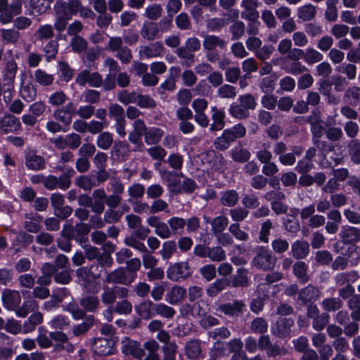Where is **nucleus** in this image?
I'll return each mask as SVG.
<instances>
[{"instance_id": "nucleus-1", "label": "nucleus", "mask_w": 360, "mask_h": 360, "mask_svg": "<svg viewBox=\"0 0 360 360\" xmlns=\"http://www.w3.org/2000/svg\"><path fill=\"white\" fill-rule=\"evenodd\" d=\"M18 71V65L11 56L6 60L5 68L2 72V85L4 92L9 94L14 90V82Z\"/></svg>"}, {"instance_id": "nucleus-2", "label": "nucleus", "mask_w": 360, "mask_h": 360, "mask_svg": "<svg viewBox=\"0 0 360 360\" xmlns=\"http://www.w3.org/2000/svg\"><path fill=\"white\" fill-rule=\"evenodd\" d=\"M191 275V268L187 262L175 263L167 270V278L173 281L185 279Z\"/></svg>"}, {"instance_id": "nucleus-3", "label": "nucleus", "mask_w": 360, "mask_h": 360, "mask_svg": "<svg viewBox=\"0 0 360 360\" xmlns=\"http://www.w3.org/2000/svg\"><path fill=\"white\" fill-rule=\"evenodd\" d=\"M101 267L98 265H92L91 268L82 267L76 271V275L81 285L86 288L91 279L98 278L101 275Z\"/></svg>"}, {"instance_id": "nucleus-4", "label": "nucleus", "mask_w": 360, "mask_h": 360, "mask_svg": "<svg viewBox=\"0 0 360 360\" xmlns=\"http://www.w3.org/2000/svg\"><path fill=\"white\" fill-rule=\"evenodd\" d=\"M75 82L80 86L89 84L92 87H99L103 84V79L98 72H91L87 70H84L78 74Z\"/></svg>"}, {"instance_id": "nucleus-5", "label": "nucleus", "mask_w": 360, "mask_h": 360, "mask_svg": "<svg viewBox=\"0 0 360 360\" xmlns=\"http://www.w3.org/2000/svg\"><path fill=\"white\" fill-rule=\"evenodd\" d=\"M115 342L111 338H98L94 340L92 344L94 352L101 356H106L113 353Z\"/></svg>"}, {"instance_id": "nucleus-6", "label": "nucleus", "mask_w": 360, "mask_h": 360, "mask_svg": "<svg viewBox=\"0 0 360 360\" xmlns=\"http://www.w3.org/2000/svg\"><path fill=\"white\" fill-rule=\"evenodd\" d=\"M121 350L125 355H131L139 359L144 356V351L141 348L139 342L127 337L121 341Z\"/></svg>"}, {"instance_id": "nucleus-7", "label": "nucleus", "mask_w": 360, "mask_h": 360, "mask_svg": "<svg viewBox=\"0 0 360 360\" xmlns=\"http://www.w3.org/2000/svg\"><path fill=\"white\" fill-rule=\"evenodd\" d=\"M104 65L108 68L109 73L103 81V88L105 90H110L115 86L116 74L120 71V67L117 61L111 58H107Z\"/></svg>"}, {"instance_id": "nucleus-8", "label": "nucleus", "mask_w": 360, "mask_h": 360, "mask_svg": "<svg viewBox=\"0 0 360 360\" xmlns=\"http://www.w3.org/2000/svg\"><path fill=\"white\" fill-rule=\"evenodd\" d=\"M1 301L5 308L15 311L21 302V297L17 290L5 289L1 292Z\"/></svg>"}, {"instance_id": "nucleus-9", "label": "nucleus", "mask_w": 360, "mask_h": 360, "mask_svg": "<svg viewBox=\"0 0 360 360\" xmlns=\"http://www.w3.org/2000/svg\"><path fill=\"white\" fill-rule=\"evenodd\" d=\"M252 264L258 269L268 270L274 266V261L269 250L261 249V250L254 257Z\"/></svg>"}, {"instance_id": "nucleus-10", "label": "nucleus", "mask_w": 360, "mask_h": 360, "mask_svg": "<svg viewBox=\"0 0 360 360\" xmlns=\"http://www.w3.org/2000/svg\"><path fill=\"white\" fill-rule=\"evenodd\" d=\"M257 0H243L240 4L243 11L241 12V18L244 20L259 19V13L257 8L259 6Z\"/></svg>"}, {"instance_id": "nucleus-11", "label": "nucleus", "mask_w": 360, "mask_h": 360, "mask_svg": "<svg viewBox=\"0 0 360 360\" xmlns=\"http://www.w3.org/2000/svg\"><path fill=\"white\" fill-rule=\"evenodd\" d=\"M164 47L160 42L150 44L139 47V56L141 59L160 57L163 55Z\"/></svg>"}, {"instance_id": "nucleus-12", "label": "nucleus", "mask_w": 360, "mask_h": 360, "mask_svg": "<svg viewBox=\"0 0 360 360\" xmlns=\"http://www.w3.org/2000/svg\"><path fill=\"white\" fill-rule=\"evenodd\" d=\"M19 120L13 115H5L0 117V133L7 134L20 129Z\"/></svg>"}, {"instance_id": "nucleus-13", "label": "nucleus", "mask_w": 360, "mask_h": 360, "mask_svg": "<svg viewBox=\"0 0 360 360\" xmlns=\"http://www.w3.org/2000/svg\"><path fill=\"white\" fill-rule=\"evenodd\" d=\"M135 279V274H127L123 269H117L107 276V281L113 283H122L128 285Z\"/></svg>"}, {"instance_id": "nucleus-14", "label": "nucleus", "mask_w": 360, "mask_h": 360, "mask_svg": "<svg viewBox=\"0 0 360 360\" xmlns=\"http://www.w3.org/2000/svg\"><path fill=\"white\" fill-rule=\"evenodd\" d=\"M294 321L290 319L281 318L271 326L272 333L278 337H286L290 335L291 327Z\"/></svg>"}, {"instance_id": "nucleus-15", "label": "nucleus", "mask_w": 360, "mask_h": 360, "mask_svg": "<svg viewBox=\"0 0 360 360\" xmlns=\"http://www.w3.org/2000/svg\"><path fill=\"white\" fill-rule=\"evenodd\" d=\"M146 127L141 120H136L133 122V130L129 134V140L134 144L141 142V136L146 132Z\"/></svg>"}, {"instance_id": "nucleus-16", "label": "nucleus", "mask_w": 360, "mask_h": 360, "mask_svg": "<svg viewBox=\"0 0 360 360\" xmlns=\"http://www.w3.org/2000/svg\"><path fill=\"white\" fill-rule=\"evenodd\" d=\"M319 290L311 285H308L299 292L298 301L302 304L314 302L319 297Z\"/></svg>"}, {"instance_id": "nucleus-17", "label": "nucleus", "mask_w": 360, "mask_h": 360, "mask_svg": "<svg viewBox=\"0 0 360 360\" xmlns=\"http://www.w3.org/2000/svg\"><path fill=\"white\" fill-rule=\"evenodd\" d=\"M212 124L210 125V130L212 131L221 130L225 126V112L223 110L218 109L217 107H212Z\"/></svg>"}, {"instance_id": "nucleus-18", "label": "nucleus", "mask_w": 360, "mask_h": 360, "mask_svg": "<svg viewBox=\"0 0 360 360\" xmlns=\"http://www.w3.org/2000/svg\"><path fill=\"white\" fill-rule=\"evenodd\" d=\"M245 304L240 301H236L233 304H225L219 307V310L229 316H238L243 312Z\"/></svg>"}, {"instance_id": "nucleus-19", "label": "nucleus", "mask_w": 360, "mask_h": 360, "mask_svg": "<svg viewBox=\"0 0 360 360\" xmlns=\"http://www.w3.org/2000/svg\"><path fill=\"white\" fill-rule=\"evenodd\" d=\"M186 293L185 288L175 285L166 294L165 300L172 304H177L183 300Z\"/></svg>"}, {"instance_id": "nucleus-20", "label": "nucleus", "mask_w": 360, "mask_h": 360, "mask_svg": "<svg viewBox=\"0 0 360 360\" xmlns=\"http://www.w3.org/2000/svg\"><path fill=\"white\" fill-rule=\"evenodd\" d=\"M292 256L296 259L305 258L309 252V243L304 240H296L292 244Z\"/></svg>"}, {"instance_id": "nucleus-21", "label": "nucleus", "mask_w": 360, "mask_h": 360, "mask_svg": "<svg viewBox=\"0 0 360 360\" xmlns=\"http://www.w3.org/2000/svg\"><path fill=\"white\" fill-rule=\"evenodd\" d=\"M204 49L210 52L214 51L217 48L223 49L226 46V42L215 35H206L202 42Z\"/></svg>"}, {"instance_id": "nucleus-22", "label": "nucleus", "mask_w": 360, "mask_h": 360, "mask_svg": "<svg viewBox=\"0 0 360 360\" xmlns=\"http://www.w3.org/2000/svg\"><path fill=\"white\" fill-rule=\"evenodd\" d=\"M160 32L158 25L155 22H144L141 30V35L146 40L152 41L158 37Z\"/></svg>"}, {"instance_id": "nucleus-23", "label": "nucleus", "mask_w": 360, "mask_h": 360, "mask_svg": "<svg viewBox=\"0 0 360 360\" xmlns=\"http://www.w3.org/2000/svg\"><path fill=\"white\" fill-rule=\"evenodd\" d=\"M39 308L38 302L33 298L24 301L21 307L15 309V314L18 317L25 318L29 312L37 310Z\"/></svg>"}, {"instance_id": "nucleus-24", "label": "nucleus", "mask_w": 360, "mask_h": 360, "mask_svg": "<svg viewBox=\"0 0 360 360\" xmlns=\"http://www.w3.org/2000/svg\"><path fill=\"white\" fill-rule=\"evenodd\" d=\"M340 235L342 240L347 243H356L360 240V229L356 227H343Z\"/></svg>"}, {"instance_id": "nucleus-25", "label": "nucleus", "mask_w": 360, "mask_h": 360, "mask_svg": "<svg viewBox=\"0 0 360 360\" xmlns=\"http://www.w3.org/2000/svg\"><path fill=\"white\" fill-rule=\"evenodd\" d=\"M43 321V315L41 312L37 311L30 316L28 319L23 323V333H29L35 330L37 325Z\"/></svg>"}, {"instance_id": "nucleus-26", "label": "nucleus", "mask_w": 360, "mask_h": 360, "mask_svg": "<svg viewBox=\"0 0 360 360\" xmlns=\"http://www.w3.org/2000/svg\"><path fill=\"white\" fill-rule=\"evenodd\" d=\"M164 134L163 131L157 127H151L146 130L144 134L145 142L148 145L158 144Z\"/></svg>"}, {"instance_id": "nucleus-27", "label": "nucleus", "mask_w": 360, "mask_h": 360, "mask_svg": "<svg viewBox=\"0 0 360 360\" xmlns=\"http://www.w3.org/2000/svg\"><path fill=\"white\" fill-rule=\"evenodd\" d=\"M34 80L42 86H48L53 83L54 76L41 69H37L34 72Z\"/></svg>"}, {"instance_id": "nucleus-28", "label": "nucleus", "mask_w": 360, "mask_h": 360, "mask_svg": "<svg viewBox=\"0 0 360 360\" xmlns=\"http://www.w3.org/2000/svg\"><path fill=\"white\" fill-rule=\"evenodd\" d=\"M224 132L225 133V135H226L228 139L231 142H233L237 139L243 137L245 135L246 129L243 125L237 124L229 129H225Z\"/></svg>"}, {"instance_id": "nucleus-29", "label": "nucleus", "mask_w": 360, "mask_h": 360, "mask_svg": "<svg viewBox=\"0 0 360 360\" xmlns=\"http://www.w3.org/2000/svg\"><path fill=\"white\" fill-rule=\"evenodd\" d=\"M26 165L32 170H38L44 168V158L34 153H29L26 157Z\"/></svg>"}, {"instance_id": "nucleus-30", "label": "nucleus", "mask_w": 360, "mask_h": 360, "mask_svg": "<svg viewBox=\"0 0 360 360\" xmlns=\"http://www.w3.org/2000/svg\"><path fill=\"white\" fill-rule=\"evenodd\" d=\"M258 347L260 349L267 350V354L270 356H276L278 354V348L271 344L268 335H262L258 340Z\"/></svg>"}, {"instance_id": "nucleus-31", "label": "nucleus", "mask_w": 360, "mask_h": 360, "mask_svg": "<svg viewBox=\"0 0 360 360\" xmlns=\"http://www.w3.org/2000/svg\"><path fill=\"white\" fill-rule=\"evenodd\" d=\"M309 122L311 125V132L314 137L319 139L323 131V125L318 113L314 112L309 117Z\"/></svg>"}, {"instance_id": "nucleus-32", "label": "nucleus", "mask_w": 360, "mask_h": 360, "mask_svg": "<svg viewBox=\"0 0 360 360\" xmlns=\"http://www.w3.org/2000/svg\"><path fill=\"white\" fill-rule=\"evenodd\" d=\"M316 13V7L311 4H309L298 8L297 16L304 21H308L314 18Z\"/></svg>"}, {"instance_id": "nucleus-33", "label": "nucleus", "mask_w": 360, "mask_h": 360, "mask_svg": "<svg viewBox=\"0 0 360 360\" xmlns=\"http://www.w3.org/2000/svg\"><path fill=\"white\" fill-rule=\"evenodd\" d=\"M153 302L151 301H144L135 307L136 312L143 319H149L153 317L152 313Z\"/></svg>"}, {"instance_id": "nucleus-34", "label": "nucleus", "mask_w": 360, "mask_h": 360, "mask_svg": "<svg viewBox=\"0 0 360 360\" xmlns=\"http://www.w3.org/2000/svg\"><path fill=\"white\" fill-rule=\"evenodd\" d=\"M55 16L60 18H65L70 20L72 17V14L67 4V2L63 1H58L56 2L53 6Z\"/></svg>"}, {"instance_id": "nucleus-35", "label": "nucleus", "mask_w": 360, "mask_h": 360, "mask_svg": "<svg viewBox=\"0 0 360 360\" xmlns=\"http://www.w3.org/2000/svg\"><path fill=\"white\" fill-rule=\"evenodd\" d=\"M248 271L247 269L240 268L237 271V274L232 280V286L244 287L248 285Z\"/></svg>"}, {"instance_id": "nucleus-36", "label": "nucleus", "mask_w": 360, "mask_h": 360, "mask_svg": "<svg viewBox=\"0 0 360 360\" xmlns=\"http://www.w3.org/2000/svg\"><path fill=\"white\" fill-rule=\"evenodd\" d=\"M167 224L171 231V233L181 234L186 225V221L183 218L173 217L168 219Z\"/></svg>"}, {"instance_id": "nucleus-37", "label": "nucleus", "mask_w": 360, "mask_h": 360, "mask_svg": "<svg viewBox=\"0 0 360 360\" xmlns=\"http://www.w3.org/2000/svg\"><path fill=\"white\" fill-rule=\"evenodd\" d=\"M186 356L190 359H195L200 356L202 351L200 342L197 340H191L185 346Z\"/></svg>"}, {"instance_id": "nucleus-38", "label": "nucleus", "mask_w": 360, "mask_h": 360, "mask_svg": "<svg viewBox=\"0 0 360 360\" xmlns=\"http://www.w3.org/2000/svg\"><path fill=\"white\" fill-rule=\"evenodd\" d=\"M25 75V74L21 75L22 87L20 89V94H21L22 97L25 101H27V102H31V101H34L37 96V90L31 84L24 85L22 77Z\"/></svg>"}, {"instance_id": "nucleus-39", "label": "nucleus", "mask_w": 360, "mask_h": 360, "mask_svg": "<svg viewBox=\"0 0 360 360\" xmlns=\"http://www.w3.org/2000/svg\"><path fill=\"white\" fill-rule=\"evenodd\" d=\"M113 142L112 134L108 131L101 133L96 139L97 146L102 150L109 149Z\"/></svg>"}, {"instance_id": "nucleus-40", "label": "nucleus", "mask_w": 360, "mask_h": 360, "mask_svg": "<svg viewBox=\"0 0 360 360\" xmlns=\"http://www.w3.org/2000/svg\"><path fill=\"white\" fill-rule=\"evenodd\" d=\"M307 270V265L304 262H297L293 266L294 274L302 283H306L309 280Z\"/></svg>"}, {"instance_id": "nucleus-41", "label": "nucleus", "mask_w": 360, "mask_h": 360, "mask_svg": "<svg viewBox=\"0 0 360 360\" xmlns=\"http://www.w3.org/2000/svg\"><path fill=\"white\" fill-rule=\"evenodd\" d=\"M230 153L233 160L238 162H245L250 158V153L242 147H235Z\"/></svg>"}, {"instance_id": "nucleus-42", "label": "nucleus", "mask_w": 360, "mask_h": 360, "mask_svg": "<svg viewBox=\"0 0 360 360\" xmlns=\"http://www.w3.org/2000/svg\"><path fill=\"white\" fill-rule=\"evenodd\" d=\"M220 201L224 206L233 207L238 201V193L235 190L225 191L223 193Z\"/></svg>"}, {"instance_id": "nucleus-43", "label": "nucleus", "mask_w": 360, "mask_h": 360, "mask_svg": "<svg viewBox=\"0 0 360 360\" xmlns=\"http://www.w3.org/2000/svg\"><path fill=\"white\" fill-rule=\"evenodd\" d=\"M228 285L229 282L226 279H217L207 288V293L210 297H214L224 290Z\"/></svg>"}, {"instance_id": "nucleus-44", "label": "nucleus", "mask_w": 360, "mask_h": 360, "mask_svg": "<svg viewBox=\"0 0 360 360\" xmlns=\"http://www.w3.org/2000/svg\"><path fill=\"white\" fill-rule=\"evenodd\" d=\"M161 176L162 180L166 182L167 186L174 192V188H178L179 186V175L172 172H162Z\"/></svg>"}, {"instance_id": "nucleus-45", "label": "nucleus", "mask_w": 360, "mask_h": 360, "mask_svg": "<svg viewBox=\"0 0 360 360\" xmlns=\"http://www.w3.org/2000/svg\"><path fill=\"white\" fill-rule=\"evenodd\" d=\"M338 0H327V8L325 13V16L328 21L333 22L338 18V9L336 5Z\"/></svg>"}, {"instance_id": "nucleus-46", "label": "nucleus", "mask_w": 360, "mask_h": 360, "mask_svg": "<svg viewBox=\"0 0 360 360\" xmlns=\"http://www.w3.org/2000/svg\"><path fill=\"white\" fill-rule=\"evenodd\" d=\"M67 98V95L63 91H57L50 94L48 102L52 106H60L65 103Z\"/></svg>"}, {"instance_id": "nucleus-47", "label": "nucleus", "mask_w": 360, "mask_h": 360, "mask_svg": "<svg viewBox=\"0 0 360 360\" xmlns=\"http://www.w3.org/2000/svg\"><path fill=\"white\" fill-rule=\"evenodd\" d=\"M230 114L237 119H245L249 116V111L240 104L233 103L229 109Z\"/></svg>"}, {"instance_id": "nucleus-48", "label": "nucleus", "mask_w": 360, "mask_h": 360, "mask_svg": "<svg viewBox=\"0 0 360 360\" xmlns=\"http://www.w3.org/2000/svg\"><path fill=\"white\" fill-rule=\"evenodd\" d=\"M323 58L322 53L313 48H308L304 52V61L308 64H314L321 61Z\"/></svg>"}, {"instance_id": "nucleus-49", "label": "nucleus", "mask_w": 360, "mask_h": 360, "mask_svg": "<svg viewBox=\"0 0 360 360\" xmlns=\"http://www.w3.org/2000/svg\"><path fill=\"white\" fill-rule=\"evenodd\" d=\"M80 304L85 310L93 311L99 305V300L97 297L89 295L83 297L80 301Z\"/></svg>"}, {"instance_id": "nucleus-50", "label": "nucleus", "mask_w": 360, "mask_h": 360, "mask_svg": "<svg viewBox=\"0 0 360 360\" xmlns=\"http://www.w3.org/2000/svg\"><path fill=\"white\" fill-rule=\"evenodd\" d=\"M155 311L158 315L166 319H171L176 314V311L172 307L163 303L156 304L155 306Z\"/></svg>"}, {"instance_id": "nucleus-51", "label": "nucleus", "mask_w": 360, "mask_h": 360, "mask_svg": "<svg viewBox=\"0 0 360 360\" xmlns=\"http://www.w3.org/2000/svg\"><path fill=\"white\" fill-rule=\"evenodd\" d=\"M229 220L226 217L219 216L215 217L212 221V229L214 233H221L228 226Z\"/></svg>"}, {"instance_id": "nucleus-52", "label": "nucleus", "mask_w": 360, "mask_h": 360, "mask_svg": "<svg viewBox=\"0 0 360 360\" xmlns=\"http://www.w3.org/2000/svg\"><path fill=\"white\" fill-rule=\"evenodd\" d=\"M36 34L40 40L51 39L54 36L53 27L49 24L40 25Z\"/></svg>"}, {"instance_id": "nucleus-53", "label": "nucleus", "mask_w": 360, "mask_h": 360, "mask_svg": "<svg viewBox=\"0 0 360 360\" xmlns=\"http://www.w3.org/2000/svg\"><path fill=\"white\" fill-rule=\"evenodd\" d=\"M0 32L3 40L7 43L15 44L20 38L19 32L13 29H2Z\"/></svg>"}, {"instance_id": "nucleus-54", "label": "nucleus", "mask_w": 360, "mask_h": 360, "mask_svg": "<svg viewBox=\"0 0 360 360\" xmlns=\"http://www.w3.org/2000/svg\"><path fill=\"white\" fill-rule=\"evenodd\" d=\"M38 332L37 342L39 346L42 349L49 348L52 345V342L47 335L46 330L44 328L40 327L38 329Z\"/></svg>"}, {"instance_id": "nucleus-55", "label": "nucleus", "mask_w": 360, "mask_h": 360, "mask_svg": "<svg viewBox=\"0 0 360 360\" xmlns=\"http://www.w3.org/2000/svg\"><path fill=\"white\" fill-rule=\"evenodd\" d=\"M207 257L213 262H221L226 259V253L221 247H209Z\"/></svg>"}, {"instance_id": "nucleus-56", "label": "nucleus", "mask_w": 360, "mask_h": 360, "mask_svg": "<svg viewBox=\"0 0 360 360\" xmlns=\"http://www.w3.org/2000/svg\"><path fill=\"white\" fill-rule=\"evenodd\" d=\"M192 53L186 46L180 47L176 50L177 56L181 58L186 60L183 63V65L187 67L190 66L194 61V55Z\"/></svg>"}, {"instance_id": "nucleus-57", "label": "nucleus", "mask_w": 360, "mask_h": 360, "mask_svg": "<svg viewBox=\"0 0 360 360\" xmlns=\"http://www.w3.org/2000/svg\"><path fill=\"white\" fill-rule=\"evenodd\" d=\"M148 154L153 160L162 161L167 155V151L161 146H153L147 149Z\"/></svg>"}, {"instance_id": "nucleus-58", "label": "nucleus", "mask_w": 360, "mask_h": 360, "mask_svg": "<svg viewBox=\"0 0 360 360\" xmlns=\"http://www.w3.org/2000/svg\"><path fill=\"white\" fill-rule=\"evenodd\" d=\"M136 103L141 108H153L156 105L152 97L142 94L137 95Z\"/></svg>"}, {"instance_id": "nucleus-59", "label": "nucleus", "mask_w": 360, "mask_h": 360, "mask_svg": "<svg viewBox=\"0 0 360 360\" xmlns=\"http://www.w3.org/2000/svg\"><path fill=\"white\" fill-rule=\"evenodd\" d=\"M70 46L73 51L80 53L86 49L87 42L81 37L75 36L71 39Z\"/></svg>"}, {"instance_id": "nucleus-60", "label": "nucleus", "mask_w": 360, "mask_h": 360, "mask_svg": "<svg viewBox=\"0 0 360 360\" xmlns=\"http://www.w3.org/2000/svg\"><path fill=\"white\" fill-rule=\"evenodd\" d=\"M176 244L174 241H167L162 244L160 254L163 259H169L172 255L175 252Z\"/></svg>"}, {"instance_id": "nucleus-61", "label": "nucleus", "mask_w": 360, "mask_h": 360, "mask_svg": "<svg viewBox=\"0 0 360 360\" xmlns=\"http://www.w3.org/2000/svg\"><path fill=\"white\" fill-rule=\"evenodd\" d=\"M217 94L223 98H233L236 96V91L233 86L224 84L218 89Z\"/></svg>"}, {"instance_id": "nucleus-62", "label": "nucleus", "mask_w": 360, "mask_h": 360, "mask_svg": "<svg viewBox=\"0 0 360 360\" xmlns=\"http://www.w3.org/2000/svg\"><path fill=\"white\" fill-rule=\"evenodd\" d=\"M137 94L135 92H129L127 91H122L117 95V99L120 102L124 105L129 103H136Z\"/></svg>"}, {"instance_id": "nucleus-63", "label": "nucleus", "mask_w": 360, "mask_h": 360, "mask_svg": "<svg viewBox=\"0 0 360 360\" xmlns=\"http://www.w3.org/2000/svg\"><path fill=\"white\" fill-rule=\"evenodd\" d=\"M131 311L132 304L127 300L118 302L114 308V311L121 315L129 314Z\"/></svg>"}, {"instance_id": "nucleus-64", "label": "nucleus", "mask_w": 360, "mask_h": 360, "mask_svg": "<svg viewBox=\"0 0 360 360\" xmlns=\"http://www.w3.org/2000/svg\"><path fill=\"white\" fill-rule=\"evenodd\" d=\"M352 160L356 164L360 163V142L353 140L349 145Z\"/></svg>"}]
</instances>
